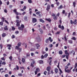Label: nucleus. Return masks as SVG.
Instances as JSON below:
<instances>
[{
  "instance_id": "nucleus-1",
  "label": "nucleus",
  "mask_w": 77,
  "mask_h": 77,
  "mask_svg": "<svg viewBox=\"0 0 77 77\" xmlns=\"http://www.w3.org/2000/svg\"><path fill=\"white\" fill-rule=\"evenodd\" d=\"M68 66H65V72H67V73H70V72H71V70L69 69H68Z\"/></svg>"
},
{
  "instance_id": "nucleus-2",
  "label": "nucleus",
  "mask_w": 77,
  "mask_h": 77,
  "mask_svg": "<svg viewBox=\"0 0 77 77\" xmlns=\"http://www.w3.org/2000/svg\"><path fill=\"white\" fill-rule=\"evenodd\" d=\"M15 49L16 50H19V53H20L21 52V51H22V48H20V47H18L17 46H16Z\"/></svg>"
},
{
  "instance_id": "nucleus-3",
  "label": "nucleus",
  "mask_w": 77,
  "mask_h": 77,
  "mask_svg": "<svg viewBox=\"0 0 77 77\" xmlns=\"http://www.w3.org/2000/svg\"><path fill=\"white\" fill-rule=\"evenodd\" d=\"M16 26L17 27H19L20 26V20H17L16 21Z\"/></svg>"
},
{
  "instance_id": "nucleus-4",
  "label": "nucleus",
  "mask_w": 77,
  "mask_h": 77,
  "mask_svg": "<svg viewBox=\"0 0 77 77\" xmlns=\"http://www.w3.org/2000/svg\"><path fill=\"white\" fill-rule=\"evenodd\" d=\"M51 69V67L50 66H48L47 68V70L48 72V74H50V70Z\"/></svg>"
},
{
  "instance_id": "nucleus-5",
  "label": "nucleus",
  "mask_w": 77,
  "mask_h": 77,
  "mask_svg": "<svg viewBox=\"0 0 77 77\" xmlns=\"http://www.w3.org/2000/svg\"><path fill=\"white\" fill-rule=\"evenodd\" d=\"M37 22V19L36 18H33L32 19V22L33 23H36Z\"/></svg>"
},
{
  "instance_id": "nucleus-6",
  "label": "nucleus",
  "mask_w": 77,
  "mask_h": 77,
  "mask_svg": "<svg viewBox=\"0 0 77 77\" xmlns=\"http://www.w3.org/2000/svg\"><path fill=\"white\" fill-rule=\"evenodd\" d=\"M17 10H16V9H14L13 10V12H14V13L16 15H19V13H18V12H17Z\"/></svg>"
},
{
  "instance_id": "nucleus-7",
  "label": "nucleus",
  "mask_w": 77,
  "mask_h": 77,
  "mask_svg": "<svg viewBox=\"0 0 77 77\" xmlns=\"http://www.w3.org/2000/svg\"><path fill=\"white\" fill-rule=\"evenodd\" d=\"M50 5H48L47 6V8H46V10L48 12L49 11V9H50Z\"/></svg>"
},
{
  "instance_id": "nucleus-8",
  "label": "nucleus",
  "mask_w": 77,
  "mask_h": 77,
  "mask_svg": "<svg viewBox=\"0 0 77 77\" xmlns=\"http://www.w3.org/2000/svg\"><path fill=\"white\" fill-rule=\"evenodd\" d=\"M7 47H8V50H11V47H12V45H10V44H8L7 45Z\"/></svg>"
},
{
  "instance_id": "nucleus-9",
  "label": "nucleus",
  "mask_w": 77,
  "mask_h": 77,
  "mask_svg": "<svg viewBox=\"0 0 77 77\" xmlns=\"http://www.w3.org/2000/svg\"><path fill=\"white\" fill-rule=\"evenodd\" d=\"M36 39L37 41H38V42H40V41H41V38H40V37H38V38H36Z\"/></svg>"
},
{
  "instance_id": "nucleus-10",
  "label": "nucleus",
  "mask_w": 77,
  "mask_h": 77,
  "mask_svg": "<svg viewBox=\"0 0 77 77\" xmlns=\"http://www.w3.org/2000/svg\"><path fill=\"white\" fill-rule=\"evenodd\" d=\"M36 46L37 47V49H39V48L38 47H40V45H39L38 44H35Z\"/></svg>"
},
{
  "instance_id": "nucleus-11",
  "label": "nucleus",
  "mask_w": 77,
  "mask_h": 77,
  "mask_svg": "<svg viewBox=\"0 0 77 77\" xmlns=\"http://www.w3.org/2000/svg\"><path fill=\"white\" fill-rule=\"evenodd\" d=\"M38 63H39L40 64H42V63H43L44 62L43 60H40L38 61Z\"/></svg>"
},
{
  "instance_id": "nucleus-12",
  "label": "nucleus",
  "mask_w": 77,
  "mask_h": 77,
  "mask_svg": "<svg viewBox=\"0 0 77 77\" xmlns=\"http://www.w3.org/2000/svg\"><path fill=\"white\" fill-rule=\"evenodd\" d=\"M54 71L56 74L58 72V69H57V68H55Z\"/></svg>"
},
{
  "instance_id": "nucleus-13",
  "label": "nucleus",
  "mask_w": 77,
  "mask_h": 77,
  "mask_svg": "<svg viewBox=\"0 0 77 77\" xmlns=\"http://www.w3.org/2000/svg\"><path fill=\"white\" fill-rule=\"evenodd\" d=\"M4 29L5 30H8V26H5L4 28Z\"/></svg>"
},
{
  "instance_id": "nucleus-14",
  "label": "nucleus",
  "mask_w": 77,
  "mask_h": 77,
  "mask_svg": "<svg viewBox=\"0 0 77 77\" xmlns=\"http://www.w3.org/2000/svg\"><path fill=\"white\" fill-rule=\"evenodd\" d=\"M53 19L54 20H57V16H55L53 17Z\"/></svg>"
},
{
  "instance_id": "nucleus-15",
  "label": "nucleus",
  "mask_w": 77,
  "mask_h": 77,
  "mask_svg": "<svg viewBox=\"0 0 77 77\" xmlns=\"http://www.w3.org/2000/svg\"><path fill=\"white\" fill-rule=\"evenodd\" d=\"M73 23L74 25H76L77 24V20L76 19H75L73 21Z\"/></svg>"
},
{
  "instance_id": "nucleus-16",
  "label": "nucleus",
  "mask_w": 77,
  "mask_h": 77,
  "mask_svg": "<svg viewBox=\"0 0 77 77\" xmlns=\"http://www.w3.org/2000/svg\"><path fill=\"white\" fill-rule=\"evenodd\" d=\"M5 36H6V34L5 33H3L2 34V38H4V37H5Z\"/></svg>"
},
{
  "instance_id": "nucleus-17",
  "label": "nucleus",
  "mask_w": 77,
  "mask_h": 77,
  "mask_svg": "<svg viewBox=\"0 0 77 77\" xmlns=\"http://www.w3.org/2000/svg\"><path fill=\"white\" fill-rule=\"evenodd\" d=\"M48 39L51 42H53V39H51V37H49V39Z\"/></svg>"
},
{
  "instance_id": "nucleus-18",
  "label": "nucleus",
  "mask_w": 77,
  "mask_h": 77,
  "mask_svg": "<svg viewBox=\"0 0 77 77\" xmlns=\"http://www.w3.org/2000/svg\"><path fill=\"white\" fill-rule=\"evenodd\" d=\"M39 20L42 23H45V21L42 19H40Z\"/></svg>"
},
{
  "instance_id": "nucleus-19",
  "label": "nucleus",
  "mask_w": 77,
  "mask_h": 77,
  "mask_svg": "<svg viewBox=\"0 0 77 77\" xmlns=\"http://www.w3.org/2000/svg\"><path fill=\"white\" fill-rule=\"evenodd\" d=\"M64 35L65 36H64V38L65 39V41H66L67 40H68V39L66 38V34H65Z\"/></svg>"
},
{
  "instance_id": "nucleus-20",
  "label": "nucleus",
  "mask_w": 77,
  "mask_h": 77,
  "mask_svg": "<svg viewBox=\"0 0 77 77\" xmlns=\"http://www.w3.org/2000/svg\"><path fill=\"white\" fill-rule=\"evenodd\" d=\"M21 43L20 42L17 44V47H20V46H21Z\"/></svg>"
},
{
  "instance_id": "nucleus-21",
  "label": "nucleus",
  "mask_w": 77,
  "mask_h": 77,
  "mask_svg": "<svg viewBox=\"0 0 77 77\" xmlns=\"http://www.w3.org/2000/svg\"><path fill=\"white\" fill-rule=\"evenodd\" d=\"M68 42L69 44H72V41L71 40H68Z\"/></svg>"
},
{
  "instance_id": "nucleus-22",
  "label": "nucleus",
  "mask_w": 77,
  "mask_h": 77,
  "mask_svg": "<svg viewBox=\"0 0 77 77\" xmlns=\"http://www.w3.org/2000/svg\"><path fill=\"white\" fill-rule=\"evenodd\" d=\"M18 29L19 30H20L23 31V29L21 27H18Z\"/></svg>"
},
{
  "instance_id": "nucleus-23",
  "label": "nucleus",
  "mask_w": 77,
  "mask_h": 77,
  "mask_svg": "<svg viewBox=\"0 0 77 77\" xmlns=\"http://www.w3.org/2000/svg\"><path fill=\"white\" fill-rule=\"evenodd\" d=\"M28 2L29 3H32L33 2H32V0H28Z\"/></svg>"
},
{
  "instance_id": "nucleus-24",
  "label": "nucleus",
  "mask_w": 77,
  "mask_h": 77,
  "mask_svg": "<svg viewBox=\"0 0 77 77\" xmlns=\"http://www.w3.org/2000/svg\"><path fill=\"white\" fill-rule=\"evenodd\" d=\"M27 16H24V19L25 20V21H27Z\"/></svg>"
},
{
  "instance_id": "nucleus-25",
  "label": "nucleus",
  "mask_w": 77,
  "mask_h": 77,
  "mask_svg": "<svg viewBox=\"0 0 77 77\" xmlns=\"http://www.w3.org/2000/svg\"><path fill=\"white\" fill-rule=\"evenodd\" d=\"M71 39L74 40V41H75V40H76V38L75 37H73Z\"/></svg>"
},
{
  "instance_id": "nucleus-26",
  "label": "nucleus",
  "mask_w": 77,
  "mask_h": 77,
  "mask_svg": "<svg viewBox=\"0 0 77 77\" xmlns=\"http://www.w3.org/2000/svg\"><path fill=\"white\" fill-rule=\"evenodd\" d=\"M46 21H48L49 22H51V20L50 19H46Z\"/></svg>"
},
{
  "instance_id": "nucleus-27",
  "label": "nucleus",
  "mask_w": 77,
  "mask_h": 77,
  "mask_svg": "<svg viewBox=\"0 0 77 77\" xmlns=\"http://www.w3.org/2000/svg\"><path fill=\"white\" fill-rule=\"evenodd\" d=\"M9 59H10V61H12V56H11L9 57Z\"/></svg>"
},
{
  "instance_id": "nucleus-28",
  "label": "nucleus",
  "mask_w": 77,
  "mask_h": 77,
  "mask_svg": "<svg viewBox=\"0 0 77 77\" xmlns=\"http://www.w3.org/2000/svg\"><path fill=\"white\" fill-rule=\"evenodd\" d=\"M22 61L23 63L25 62V59L23 58H22Z\"/></svg>"
},
{
  "instance_id": "nucleus-29",
  "label": "nucleus",
  "mask_w": 77,
  "mask_h": 77,
  "mask_svg": "<svg viewBox=\"0 0 77 77\" xmlns=\"http://www.w3.org/2000/svg\"><path fill=\"white\" fill-rule=\"evenodd\" d=\"M30 66L31 67H32V68H33L34 67V65L33 63H31Z\"/></svg>"
},
{
  "instance_id": "nucleus-30",
  "label": "nucleus",
  "mask_w": 77,
  "mask_h": 77,
  "mask_svg": "<svg viewBox=\"0 0 77 77\" xmlns=\"http://www.w3.org/2000/svg\"><path fill=\"white\" fill-rule=\"evenodd\" d=\"M75 4H76L75 2H73V5L74 8H75Z\"/></svg>"
},
{
  "instance_id": "nucleus-31",
  "label": "nucleus",
  "mask_w": 77,
  "mask_h": 77,
  "mask_svg": "<svg viewBox=\"0 0 77 77\" xmlns=\"http://www.w3.org/2000/svg\"><path fill=\"white\" fill-rule=\"evenodd\" d=\"M65 52L66 54H67L68 55H69V53H68V51H67V50H66L65 51Z\"/></svg>"
},
{
  "instance_id": "nucleus-32",
  "label": "nucleus",
  "mask_w": 77,
  "mask_h": 77,
  "mask_svg": "<svg viewBox=\"0 0 77 77\" xmlns=\"http://www.w3.org/2000/svg\"><path fill=\"white\" fill-rule=\"evenodd\" d=\"M40 32L41 34H42V33H43V31H42V29H40Z\"/></svg>"
},
{
  "instance_id": "nucleus-33",
  "label": "nucleus",
  "mask_w": 77,
  "mask_h": 77,
  "mask_svg": "<svg viewBox=\"0 0 77 77\" xmlns=\"http://www.w3.org/2000/svg\"><path fill=\"white\" fill-rule=\"evenodd\" d=\"M49 42V40H48V39L47 38L45 40V42L46 43H48Z\"/></svg>"
},
{
  "instance_id": "nucleus-34",
  "label": "nucleus",
  "mask_w": 77,
  "mask_h": 77,
  "mask_svg": "<svg viewBox=\"0 0 77 77\" xmlns=\"http://www.w3.org/2000/svg\"><path fill=\"white\" fill-rule=\"evenodd\" d=\"M36 71L37 72H39V71H40V69H39V68H37L36 69Z\"/></svg>"
},
{
  "instance_id": "nucleus-35",
  "label": "nucleus",
  "mask_w": 77,
  "mask_h": 77,
  "mask_svg": "<svg viewBox=\"0 0 77 77\" xmlns=\"http://www.w3.org/2000/svg\"><path fill=\"white\" fill-rule=\"evenodd\" d=\"M5 18H4V17H2V22H5Z\"/></svg>"
},
{
  "instance_id": "nucleus-36",
  "label": "nucleus",
  "mask_w": 77,
  "mask_h": 77,
  "mask_svg": "<svg viewBox=\"0 0 77 77\" xmlns=\"http://www.w3.org/2000/svg\"><path fill=\"white\" fill-rule=\"evenodd\" d=\"M66 56V55H63L61 56L62 58H64V57H65Z\"/></svg>"
},
{
  "instance_id": "nucleus-37",
  "label": "nucleus",
  "mask_w": 77,
  "mask_h": 77,
  "mask_svg": "<svg viewBox=\"0 0 77 77\" xmlns=\"http://www.w3.org/2000/svg\"><path fill=\"white\" fill-rule=\"evenodd\" d=\"M63 53V52H62V51H59V54H62Z\"/></svg>"
},
{
  "instance_id": "nucleus-38",
  "label": "nucleus",
  "mask_w": 77,
  "mask_h": 77,
  "mask_svg": "<svg viewBox=\"0 0 77 77\" xmlns=\"http://www.w3.org/2000/svg\"><path fill=\"white\" fill-rule=\"evenodd\" d=\"M20 26H21V27L23 29H24V25L23 24L21 25Z\"/></svg>"
},
{
  "instance_id": "nucleus-39",
  "label": "nucleus",
  "mask_w": 77,
  "mask_h": 77,
  "mask_svg": "<svg viewBox=\"0 0 77 77\" xmlns=\"http://www.w3.org/2000/svg\"><path fill=\"white\" fill-rule=\"evenodd\" d=\"M0 47H1V50H2V48H3V45H2V44H0Z\"/></svg>"
},
{
  "instance_id": "nucleus-40",
  "label": "nucleus",
  "mask_w": 77,
  "mask_h": 77,
  "mask_svg": "<svg viewBox=\"0 0 77 77\" xmlns=\"http://www.w3.org/2000/svg\"><path fill=\"white\" fill-rule=\"evenodd\" d=\"M40 13H41V12L40 11H38V12H36V15H39V14H40Z\"/></svg>"
},
{
  "instance_id": "nucleus-41",
  "label": "nucleus",
  "mask_w": 77,
  "mask_h": 77,
  "mask_svg": "<svg viewBox=\"0 0 77 77\" xmlns=\"http://www.w3.org/2000/svg\"><path fill=\"white\" fill-rule=\"evenodd\" d=\"M61 30H64V26H63L62 25L61 26Z\"/></svg>"
},
{
  "instance_id": "nucleus-42",
  "label": "nucleus",
  "mask_w": 77,
  "mask_h": 77,
  "mask_svg": "<svg viewBox=\"0 0 77 77\" xmlns=\"http://www.w3.org/2000/svg\"><path fill=\"white\" fill-rule=\"evenodd\" d=\"M48 56V54H46L44 55V57H47Z\"/></svg>"
},
{
  "instance_id": "nucleus-43",
  "label": "nucleus",
  "mask_w": 77,
  "mask_h": 77,
  "mask_svg": "<svg viewBox=\"0 0 77 77\" xmlns=\"http://www.w3.org/2000/svg\"><path fill=\"white\" fill-rule=\"evenodd\" d=\"M12 30H15V28L13 26L12 27Z\"/></svg>"
},
{
  "instance_id": "nucleus-44",
  "label": "nucleus",
  "mask_w": 77,
  "mask_h": 77,
  "mask_svg": "<svg viewBox=\"0 0 77 77\" xmlns=\"http://www.w3.org/2000/svg\"><path fill=\"white\" fill-rule=\"evenodd\" d=\"M3 22H0V25H1V26H3Z\"/></svg>"
},
{
  "instance_id": "nucleus-45",
  "label": "nucleus",
  "mask_w": 77,
  "mask_h": 77,
  "mask_svg": "<svg viewBox=\"0 0 77 77\" xmlns=\"http://www.w3.org/2000/svg\"><path fill=\"white\" fill-rule=\"evenodd\" d=\"M16 68L17 69V70H18L19 69V67L18 66L16 65Z\"/></svg>"
},
{
  "instance_id": "nucleus-46",
  "label": "nucleus",
  "mask_w": 77,
  "mask_h": 77,
  "mask_svg": "<svg viewBox=\"0 0 77 77\" xmlns=\"http://www.w3.org/2000/svg\"><path fill=\"white\" fill-rule=\"evenodd\" d=\"M18 75L19 76H23V75H22V73H20V74L19 73V74H18Z\"/></svg>"
},
{
  "instance_id": "nucleus-47",
  "label": "nucleus",
  "mask_w": 77,
  "mask_h": 77,
  "mask_svg": "<svg viewBox=\"0 0 77 77\" xmlns=\"http://www.w3.org/2000/svg\"><path fill=\"white\" fill-rule=\"evenodd\" d=\"M74 22L72 21V20H70V23L71 24H72Z\"/></svg>"
},
{
  "instance_id": "nucleus-48",
  "label": "nucleus",
  "mask_w": 77,
  "mask_h": 77,
  "mask_svg": "<svg viewBox=\"0 0 77 77\" xmlns=\"http://www.w3.org/2000/svg\"><path fill=\"white\" fill-rule=\"evenodd\" d=\"M2 60H0V67H1V66H2Z\"/></svg>"
},
{
  "instance_id": "nucleus-49",
  "label": "nucleus",
  "mask_w": 77,
  "mask_h": 77,
  "mask_svg": "<svg viewBox=\"0 0 77 77\" xmlns=\"http://www.w3.org/2000/svg\"><path fill=\"white\" fill-rule=\"evenodd\" d=\"M4 12L5 13H7V9H4Z\"/></svg>"
},
{
  "instance_id": "nucleus-50",
  "label": "nucleus",
  "mask_w": 77,
  "mask_h": 77,
  "mask_svg": "<svg viewBox=\"0 0 77 77\" xmlns=\"http://www.w3.org/2000/svg\"><path fill=\"white\" fill-rule=\"evenodd\" d=\"M59 70L60 72H61V73H63V72H62V70H61V69L60 68L59 69Z\"/></svg>"
},
{
  "instance_id": "nucleus-51",
  "label": "nucleus",
  "mask_w": 77,
  "mask_h": 77,
  "mask_svg": "<svg viewBox=\"0 0 77 77\" xmlns=\"http://www.w3.org/2000/svg\"><path fill=\"white\" fill-rule=\"evenodd\" d=\"M63 8V6H62V5H61L60 7V9H62Z\"/></svg>"
},
{
  "instance_id": "nucleus-52",
  "label": "nucleus",
  "mask_w": 77,
  "mask_h": 77,
  "mask_svg": "<svg viewBox=\"0 0 77 77\" xmlns=\"http://www.w3.org/2000/svg\"><path fill=\"white\" fill-rule=\"evenodd\" d=\"M5 22L6 23H7L8 24H9V22H8L6 20H5Z\"/></svg>"
},
{
  "instance_id": "nucleus-53",
  "label": "nucleus",
  "mask_w": 77,
  "mask_h": 77,
  "mask_svg": "<svg viewBox=\"0 0 77 77\" xmlns=\"http://www.w3.org/2000/svg\"><path fill=\"white\" fill-rule=\"evenodd\" d=\"M60 4L59 3V2H56V4L57 5V6H59V5Z\"/></svg>"
},
{
  "instance_id": "nucleus-54",
  "label": "nucleus",
  "mask_w": 77,
  "mask_h": 77,
  "mask_svg": "<svg viewBox=\"0 0 77 77\" xmlns=\"http://www.w3.org/2000/svg\"><path fill=\"white\" fill-rule=\"evenodd\" d=\"M5 64H6V63L4 61L2 62V65H5Z\"/></svg>"
},
{
  "instance_id": "nucleus-55",
  "label": "nucleus",
  "mask_w": 77,
  "mask_h": 77,
  "mask_svg": "<svg viewBox=\"0 0 77 77\" xmlns=\"http://www.w3.org/2000/svg\"><path fill=\"white\" fill-rule=\"evenodd\" d=\"M5 77H9V75L8 74H6L5 75Z\"/></svg>"
},
{
  "instance_id": "nucleus-56",
  "label": "nucleus",
  "mask_w": 77,
  "mask_h": 77,
  "mask_svg": "<svg viewBox=\"0 0 77 77\" xmlns=\"http://www.w3.org/2000/svg\"><path fill=\"white\" fill-rule=\"evenodd\" d=\"M15 33H16L17 34H18V33H19V31H17L15 32Z\"/></svg>"
},
{
  "instance_id": "nucleus-57",
  "label": "nucleus",
  "mask_w": 77,
  "mask_h": 77,
  "mask_svg": "<svg viewBox=\"0 0 77 77\" xmlns=\"http://www.w3.org/2000/svg\"><path fill=\"white\" fill-rule=\"evenodd\" d=\"M1 60H5V58L3 57L1 58Z\"/></svg>"
},
{
  "instance_id": "nucleus-58",
  "label": "nucleus",
  "mask_w": 77,
  "mask_h": 77,
  "mask_svg": "<svg viewBox=\"0 0 77 77\" xmlns=\"http://www.w3.org/2000/svg\"><path fill=\"white\" fill-rule=\"evenodd\" d=\"M23 10H26V6H24V8H23Z\"/></svg>"
},
{
  "instance_id": "nucleus-59",
  "label": "nucleus",
  "mask_w": 77,
  "mask_h": 77,
  "mask_svg": "<svg viewBox=\"0 0 77 77\" xmlns=\"http://www.w3.org/2000/svg\"><path fill=\"white\" fill-rule=\"evenodd\" d=\"M60 33V31L57 32L56 33V34L57 35H59V34Z\"/></svg>"
},
{
  "instance_id": "nucleus-60",
  "label": "nucleus",
  "mask_w": 77,
  "mask_h": 77,
  "mask_svg": "<svg viewBox=\"0 0 77 77\" xmlns=\"http://www.w3.org/2000/svg\"><path fill=\"white\" fill-rule=\"evenodd\" d=\"M59 23H60V24H62V20H61V19H60L59 20Z\"/></svg>"
},
{
  "instance_id": "nucleus-61",
  "label": "nucleus",
  "mask_w": 77,
  "mask_h": 77,
  "mask_svg": "<svg viewBox=\"0 0 77 77\" xmlns=\"http://www.w3.org/2000/svg\"><path fill=\"white\" fill-rule=\"evenodd\" d=\"M46 73H47V71H45L44 72V74L45 75H46L47 74H46Z\"/></svg>"
},
{
  "instance_id": "nucleus-62",
  "label": "nucleus",
  "mask_w": 77,
  "mask_h": 77,
  "mask_svg": "<svg viewBox=\"0 0 77 77\" xmlns=\"http://www.w3.org/2000/svg\"><path fill=\"white\" fill-rule=\"evenodd\" d=\"M72 35L73 36H75V32H74L73 33Z\"/></svg>"
},
{
  "instance_id": "nucleus-63",
  "label": "nucleus",
  "mask_w": 77,
  "mask_h": 77,
  "mask_svg": "<svg viewBox=\"0 0 77 77\" xmlns=\"http://www.w3.org/2000/svg\"><path fill=\"white\" fill-rule=\"evenodd\" d=\"M40 75H41V73L38 74L37 77H39V76H40Z\"/></svg>"
},
{
  "instance_id": "nucleus-64",
  "label": "nucleus",
  "mask_w": 77,
  "mask_h": 77,
  "mask_svg": "<svg viewBox=\"0 0 77 77\" xmlns=\"http://www.w3.org/2000/svg\"><path fill=\"white\" fill-rule=\"evenodd\" d=\"M51 16L52 17H54L55 16V14H51Z\"/></svg>"
}]
</instances>
